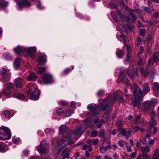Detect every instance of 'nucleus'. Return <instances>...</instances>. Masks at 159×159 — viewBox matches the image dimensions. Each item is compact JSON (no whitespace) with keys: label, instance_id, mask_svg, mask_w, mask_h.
<instances>
[{"label":"nucleus","instance_id":"1","mask_svg":"<svg viewBox=\"0 0 159 159\" xmlns=\"http://www.w3.org/2000/svg\"><path fill=\"white\" fill-rule=\"evenodd\" d=\"M27 93L28 97L31 100H36L39 98L40 93L36 85L31 83L26 87Z\"/></svg>","mask_w":159,"mask_h":159},{"label":"nucleus","instance_id":"2","mask_svg":"<svg viewBox=\"0 0 159 159\" xmlns=\"http://www.w3.org/2000/svg\"><path fill=\"white\" fill-rule=\"evenodd\" d=\"M130 87L133 89V94L135 96L134 100L133 101V104L135 107H139L140 102L143 100L142 91L135 84H134L133 87L132 86Z\"/></svg>","mask_w":159,"mask_h":159},{"label":"nucleus","instance_id":"3","mask_svg":"<svg viewBox=\"0 0 159 159\" xmlns=\"http://www.w3.org/2000/svg\"><path fill=\"white\" fill-rule=\"evenodd\" d=\"M11 133L10 129L7 127L0 128V140H8L11 137Z\"/></svg>","mask_w":159,"mask_h":159},{"label":"nucleus","instance_id":"4","mask_svg":"<svg viewBox=\"0 0 159 159\" xmlns=\"http://www.w3.org/2000/svg\"><path fill=\"white\" fill-rule=\"evenodd\" d=\"M48 144L46 141H42L38 147V150L40 154L47 152L48 151Z\"/></svg>","mask_w":159,"mask_h":159},{"label":"nucleus","instance_id":"5","mask_svg":"<svg viewBox=\"0 0 159 159\" xmlns=\"http://www.w3.org/2000/svg\"><path fill=\"white\" fill-rule=\"evenodd\" d=\"M16 2H18L17 4L18 7V10H21L24 6H30V2L26 0H15Z\"/></svg>","mask_w":159,"mask_h":159},{"label":"nucleus","instance_id":"6","mask_svg":"<svg viewBox=\"0 0 159 159\" xmlns=\"http://www.w3.org/2000/svg\"><path fill=\"white\" fill-rule=\"evenodd\" d=\"M88 108L92 113L93 116L98 115L99 112L97 111V107L95 104H90L88 105Z\"/></svg>","mask_w":159,"mask_h":159},{"label":"nucleus","instance_id":"7","mask_svg":"<svg viewBox=\"0 0 159 159\" xmlns=\"http://www.w3.org/2000/svg\"><path fill=\"white\" fill-rule=\"evenodd\" d=\"M43 82L45 84L52 83L53 80L52 76L49 74H45L43 76Z\"/></svg>","mask_w":159,"mask_h":159},{"label":"nucleus","instance_id":"8","mask_svg":"<svg viewBox=\"0 0 159 159\" xmlns=\"http://www.w3.org/2000/svg\"><path fill=\"white\" fill-rule=\"evenodd\" d=\"M66 141H62V143L61 144H58L57 145L55 148V149L58 150V152L61 151L63 148L66 146L67 144H71L74 143V142H72L71 143H70L68 141L67 143H64L65 142H66Z\"/></svg>","mask_w":159,"mask_h":159},{"label":"nucleus","instance_id":"9","mask_svg":"<svg viewBox=\"0 0 159 159\" xmlns=\"http://www.w3.org/2000/svg\"><path fill=\"white\" fill-rule=\"evenodd\" d=\"M25 52L29 55H31L35 54L36 52V48L35 47L28 48L25 47Z\"/></svg>","mask_w":159,"mask_h":159},{"label":"nucleus","instance_id":"10","mask_svg":"<svg viewBox=\"0 0 159 159\" xmlns=\"http://www.w3.org/2000/svg\"><path fill=\"white\" fill-rule=\"evenodd\" d=\"M23 82V79L19 77L17 78L14 81V85L16 87L20 88L22 86Z\"/></svg>","mask_w":159,"mask_h":159},{"label":"nucleus","instance_id":"11","mask_svg":"<svg viewBox=\"0 0 159 159\" xmlns=\"http://www.w3.org/2000/svg\"><path fill=\"white\" fill-rule=\"evenodd\" d=\"M81 128L80 127H79L77 129L73 131L72 133V139L74 138V136H78V137L75 138V139H78L80 136L82 132L81 131Z\"/></svg>","mask_w":159,"mask_h":159},{"label":"nucleus","instance_id":"12","mask_svg":"<svg viewBox=\"0 0 159 159\" xmlns=\"http://www.w3.org/2000/svg\"><path fill=\"white\" fill-rule=\"evenodd\" d=\"M37 61L39 63H44L47 61L46 56L43 53H40L37 59Z\"/></svg>","mask_w":159,"mask_h":159},{"label":"nucleus","instance_id":"13","mask_svg":"<svg viewBox=\"0 0 159 159\" xmlns=\"http://www.w3.org/2000/svg\"><path fill=\"white\" fill-rule=\"evenodd\" d=\"M25 47L18 46L14 48V51L17 54L25 52Z\"/></svg>","mask_w":159,"mask_h":159},{"label":"nucleus","instance_id":"14","mask_svg":"<svg viewBox=\"0 0 159 159\" xmlns=\"http://www.w3.org/2000/svg\"><path fill=\"white\" fill-rule=\"evenodd\" d=\"M127 74L129 78L131 79L132 78L137 75L136 68H134L132 71L128 70L127 72Z\"/></svg>","mask_w":159,"mask_h":159},{"label":"nucleus","instance_id":"15","mask_svg":"<svg viewBox=\"0 0 159 159\" xmlns=\"http://www.w3.org/2000/svg\"><path fill=\"white\" fill-rule=\"evenodd\" d=\"M37 78L36 74L34 72L30 73L27 77V80L29 81H35Z\"/></svg>","mask_w":159,"mask_h":159},{"label":"nucleus","instance_id":"16","mask_svg":"<svg viewBox=\"0 0 159 159\" xmlns=\"http://www.w3.org/2000/svg\"><path fill=\"white\" fill-rule=\"evenodd\" d=\"M8 150V147L0 143V152H4Z\"/></svg>","mask_w":159,"mask_h":159},{"label":"nucleus","instance_id":"17","mask_svg":"<svg viewBox=\"0 0 159 159\" xmlns=\"http://www.w3.org/2000/svg\"><path fill=\"white\" fill-rule=\"evenodd\" d=\"M143 89L145 94H147L150 91V89L148 83H146L144 84Z\"/></svg>","mask_w":159,"mask_h":159},{"label":"nucleus","instance_id":"18","mask_svg":"<svg viewBox=\"0 0 159 159\" xmlns=\"http://www.w3.org/2000/svg\"><path fill=\"white\" fill-rule=\"evenodd\" d=\"M20 59H16L14 62V66L15 69H17L19 68L20 63Z\"/></svg>","mask_w":159,"mask_h":159},{"label":"nucleus","instance_id":"19","mask_svg":"<svg viewBox=\"0 0 159 159\" xmlns=\"http://www.w3.org/2000/svg\"><path fill=\"white\" fill-rule=\"evenodd\" d=\"M46 68L45 67H39L37 69V72L39 75H42L45 73Z\"/></svg>","mask_w":159,"mask_h":159},{"label":"nucleus","instance_id":"20","mask_svg":"<svg viewBox=\"0 0 159 159\" xmlns=\"http://www.w3.org/2000/svg\"><path fill=\"white\" fill-rule=\"evenodd\" d=\"M152 59L155 62L159 61V53L158 52H156L153 55Z\"/></svg>","mask_w":159,"mask_h":159},{"label":"nucleus","instance_id":"21","mask_svg":"<svg viewBox=\"0 0 159 159\" xmlns=\"http://www.w3.org/2000/svg\"><path fill=\"white\" fill-rule=\"evenodd\" d=\"M151 102L149 101L146 102L144 106V109L146 111L148 110L151 107Z\"/></svg>","mask_w":159,"mask_h":159},{"label":"nucleus","instance_id":"22","mask_svg":"<svg viewBox=\"0 0 159 159\" xmlns=\"http://www.w3.org/2000/svg\"><path fill=\"white\" fill-rule=\"evenodd\" d=\"M152 86L153 90L159 91V84L154 83L152 84Z\"/></svg>","mask_w":159,"mask_h":159},{"label":"nucleus","instance_id":"23","mask_svg":"<svg viewBox=\"0 0 159 159\" xmlns=\"http://www.w3.org/2000/svg\"><path fill=\"white\" fill-rule=\"evenodd\" d=\"M141 150L142 152V154L147 153L149 152L150 151L149 147L147 146L145 147H141Z\"/></svg>","mask_w":159,"mask_h":159},{"label":"nucleus","instance_id":"24","mask_svg":"<svg viewBox=\"0 0 159 159\" xmlns=\"http://www.w3.org/2000/svg\"><path fill=\"white\" fill-rule=\"evenodd\" d=\"M159 159V150L157 149L153 154V157L152 159Z\"/></svg>","mask_w":159,"mask_h":159},{"label":"nucleus","instance_id":"25","mask_svg":"<svg viewBox=\"0 0 159 159\" xmlns=\"http://www.w3.org/2000/svg\"><path fill=\"white\" fill-rule=\"evenodd\" d=\"M67 130V127L65 125H62L59 128V131L61 133L65 132Z\"/></svg>","mask_w":159,"mask_h":159},{"label":"nucleus","instance_id":"26","mask_svg":"<svg viewBox=\"0 0 159 159\" xmlns=\"http://www.w3.org/2000/svg\"><path fill=\"white\" fill-rule=\"evenodd\" d=\"M74 113V111L73 110L68 109L65 112V114L66 116L69 117L70 116L71 114Z\"/></svg>","mask_w":159,"mask_h":159},{"label":"nucleus","instance_id":"27","mask_svg":"<svg viewBox=\"0 0 159 159\" xmlns=\"http://www.w3.org/2000/svg\"><path fill=\"white\" fill-rule=\"evenodd\" d=\"M62 155L63 157V159H65L66 158H69L70 157L69 154L68 152L65 151H63Z\"/></svg>","mask_w":159,"mask_h":159},{"label":"nucleus","instance_id":"28","mask_svg":"<svg viewBox=\"0 0 159 159\" xmlns=\"http://www.w3.org/2000/svg\"><path fill=\"white\" fill-rule=\"evenodd\" d=\"M119 130L120 131V133L121 134L126 136L127 137V130L125 129L121 128L119 129Z\"/></svg>","mask_w":159,"mask_h":159},{"label":"nucleus","instance_id":"29","mask_svg":"<svg viewBox=\"0 0 159 159\" xmlns=\"http://www.w3.org/2000/svg\"><path fill=\"white\" fill-rule=\"evenodd\" d=\"M2 93L5 96H8L11 94V92L9 89H5L2 90Z\"/></svg>","mask_w":159,"mask_h":159},{"label":"nucleus","instance_id":"30","mask_svg":"<svg viewBox=\"0 0 159 159\" xmlns=\"http://www.w3.org/2000/svg\"><path fill=\"white\" fill-rule=\"evenodd\" d=\"M123 54L122 51L120 50H117L116 52L117 57L119 58H122Z\"/></svg>","mask_w":159,"mask_h":159},{"label":"nucleus","instance_id":"31","mask_svg":"<svg viewBox=\"0 0 159 159\" xmlns=\"http://www.w3.org/2000/svg\"><path fill=\"white\" fill-rule=\"evenodd\" d=\"M129 15L130 16V17L132 18V22H134L137 19V16L134 15L133 13L131 12L129 14Z\"/></svg>","mask_w":159,"mask_h":159},{"label":"nucleus","instance_id":"32","mask_svg":"<svg viewBox=\"0 0 159 159\" xmlns=\"http://www.w3.org/2000/svg\"><path fill=\"white\" fill-rule=\"evenodd\" d=\"M121 79L122 83L127 84H128V80L127 77L125 76L122 77Z\"/></svg>","mask_w":159,"mask_h":159},{"label":"nucleus","instance_id":"33","mask_svg":"<svg viewBox=\"0 0 159 159\" xmlns=\"http://www.w3.org/2000/svg\"><path fill=\"white\" fill-rule=\"evenodd\" d=\"M10 78V75L9 74H5L3 77V79L5 81H8Z\"/></svg>","mask_w":159,"mask_h":159},{"label":"nucleus","instance_id":"34","mask_svg":"<svg viewBox=\"0 0 159 159\" xmlns=\"http://www.w3.org/2000/svg\"><path fill=\"white\" fill-rule=\"evenodd\" d=\"M140 71L142 73L144 76H146L148 74V71L147 70H144L143 68H140Z\"/></svg>","mask_w":159,"mask_h":159},{"label":"nucleus","instance_id":"35","mask_svg":"<svg viewBox=\"0 0 159 159\" xmlns=\"http://www.w3.org/2000/svg\"><path fill=\"white\" fill-rule=\"evenodd\" d=\"M140 117L141 116L140 115H138L136 116L135 119V123L137 124L140 122Z\"/></svg>","mask_w":159,"mask_h":159},{"label":"nucleus","instance_id":"36","mask_svg":"<svg viewBox=\"0 0 159 159\" xmlns=\"http://www.w3.org/2000/svg\"><path fill=\"white\" fill-rule=\"evenodd\" d=\"M129 58H130V55L129 54H126V58L125 59V60L124 61V63L125 64H127L129 61Z\"/></svg>","mask_w":159,"mask_h":159},{"label":"nucleus","instance_id":"37","mask_svg":"<svg viewBox=\"0 0 159 159\" xmlns=\"http://www.w3.org/2000/svg\"><path fill=\"white\" fill-rule=\"evenodd\" d=\"M110 7L113 9H116L117 8V6L115 3L110 2L109 3Z\"/></svg>","mask_w":159,"mask_h":159},{"label":"nucleus","instance_id":"38","mask_svg":"<svg viewBox=\"0 0 159 159\" xmlns=\"http://www.w3.org/2000/svg\"><path fill=\"white\" fill-rule=\"evenodd\" d=\"M4 114L5 117L6 118H8L10 116V112L8 110L4 111Z\"/></svg>","mask_w":159,"mask_h":159},{"label":"nucleus","instance_id":"39","mask_svg":"<svg viewBox=\"0 0 159 159\" xmlns=\"http://www.w3.org/2000/svg\"><path fill=\"white\" fill-rule=\"evenodd\" d=\"M127 28L131 31H133L135 29L134 26L133 25H127Z\"/></svg>","mask_w":159,"mask_h":159},{"label":"nucleus","instance_id":"40","mask_svg":"<svg viewBox=\"0 0 159 159\" xmlns=\"http://www.w3.org/2000/svg\"><path fill=\"white\" fill-rule=\"evenodd\" d=\"M13 87V84L11 83H9L6 84V88L7 89H9L12 88Z\"/></svg>","mask_w":159,"mask_h":159},{"label":"nucleus","instance_id":"41","mask_svg":"<svg viewBox=\"0 0 159 159\" xmlns=\"http://www.w3.org/2000/svg\"><path fill=\"white\" fill-rule=\"evenodd\" d=\"M141 41V38L139 37L138 36L137 38V40L135 42V43L138 46L140 44Z\"/></svg>","mask_w":159,"mask_h":159},{"label":"nucleus","instance_id":"42","mask_svg":"<svg viewBox=\"0 0 159 159\" xmlns=\"http://www.w3.org/2000/svg\"><path fill=\"white\" fill-rule=\"evenodd\" d=\"M111 15L113 17L114 19L115 20V21L117 22V18L116 15L115 14V13L113 12L112 11L111 12Z\"/></svg>","mask_w":159,"mask_h":159},{"label":"nucleus","instance_id":"43","mask_svg":"<svg viewBox=\"0 0 159 159\" xmlns=\"http://www.w3.org/2000/svg\"><path fill=\"white\" fill-rule=\"evenodd\" d=\"M104 103L105 102H103V103H100V107L103 109V111H104L107 107V105H105L104 106H103Z\"/></svg>","mask_w":159,"mask_h":159},{"label":"nucleus","instance_id":"44","mask_svg":"<svg viewBox=\"0 0 159 159\" xmlns=\"http://www.w3.org/2000/svg\"><path fill=\"white\" fill-rule=\"evenodd\" d=\"M57 113L59 115H61L63 113V110L61 108H58L57 110Z\"/></svg>","mask_w":159,"mask_h":159},{"label":"nucleus","instance_id":"45","mask_svg":"<svg viewBox=\"0 0 159 159\" xmlns=\"http://www.w3.org/2000/svg\"><path fill=\"white\" fill-rule=\"evenodd\" d=\"M124 125L123 122L121 121H119L118 123V125H117V127L118 129V130H119V129H121V127H122Z\"/></svg>","mask_w":159,"mask_h":159},{"label":"nucleus","instance_id":"46","mask_svg":"<svg viewBox=\"0 0 159 159\" xmlns=\"http://www.w3.org/2000/svg\"><path fill=\"white\" fill-rule=\"evenodd\" d=\"M124 143H125L124 141L122 140L119 141H118V144L121 147H122L124 145Z\"/></svg>","mask_w":159,"mask_h":159},{"label":"nucleus","instance_id":"47","mask_svg":"<svg viewBox=\"0 0 159 159\" xmlns=\"http://www.w3.org/2000/svg\"><path fill=\"white\" fill-rule=\"evenodd\" d=\"M98 134V132L96 131H93L91 134V137H94L97 136Z\"/></svg>","mask_w":159,"mask_h":159},{"label":"nucleus","instance_id":"48","mask_svg":"<svg viewBox=\"0 0 159 159\" xmlns=\"http://www.w3.org/2000/svg\"><path fill=\"white\" fill-rule=\"evenodd\" d=\"M104 93V92L102 90H100L97 93V95L99 97L102 96Z\"/></svg>","mask_w":159,"mask_h":159},{"label":"nucleus","instance_id":"49","mask_svg":"<svg viewBox=\"0 0 159 159\" xmlns=\"http://www.w3.org/2000/svg\"><path fill=\"white\" fill-rule=\"evenodd\" d=\"M144 51V49L143 47V46H140L138 55H139V54H143V53Z\"/></svg>","mask_w":159,"mask_h":159},{"label":"nucleus","instance_id":"50","mask_svg":"<svg viewBox=\"0 0 159 159\" xmlns=\"http://www.w3.org/2000/svg\"><path fill=\"white\" fill-rule=\"evenodd\" d=\"M20 139L19 138H17L13 139V142L15 144H17L20 142Z\"/></svg>","mask_w":159,"mask_h":159},{"label":"nucleus","instance_id":"51","mask_svg":"<svg viewBox=\"0 0 159 159\" xmlns=\"http://www.w3.org/2000/svg\"><path fill=\"white\" fill-rule=\"evenodd\" d=\"M117 13L120 16V18L121 19H123L124 18V16L122 14V12L120 11H117Z\"/></svg>","mask_w":159,"mask_h":159},{"label":"nucleus","instance_id":"52","mask_svg":"<svg viewBox=\"0 0 159 159\" xmlns=\"http://www.w3.org/2000/svg\"><path fill=\"white\" fill-rule=\"evenodd\" d=\"M145 31L144 29H140L139 31V34L143 36L145 35Z\"/></svg>","mask_w":159,"mask_h":159},{"label":"nucleus","instance_id":"53","mask_svg":"<svg viewBox=\"0 0 159 159\" xmlns=\"http://www.w3.org/2000/svg\"><path fill=\"white\" fill-rule=\"evenodd\" d=\"M105 131L103 129H101L100 132V136L101 137L104 138V136Z\"/></svg>","mask_w":159,"mask_h":159},{"label":"nucleus","instance_id":"54","mask_svg":"<svg viewBox=\"0 0 159 159\" xmlns=\"http://www.w3.org/2000/svg\"><path fill=\"white\" fill-rule=\"evenodd\" d=\"M18 98H20L22 99H24L25 98V97L23 94H19L18 95Z\"/></svg>","mask_w":159,"mask_h":159},{"label":"nucleus","instance_id":"55","mask_svg":"<svg viewBox=\"0 0 159 159\" xmlns=\"http://www.w3.org/2000/svg\"><path fill=\"white\" fill-rule=\"evenodd\" d=\"M120 37L122 38L124 41V43H127V41H128V39L125 36L121 35H120Z\"/></svg>","mask_w":159,"mask_h":159},{"label":"nucleus","instance_id":"56","mask_svg":"<svg viewBox=\"0 0 159 159\" xmlns=\"http://www.w3.org/2000/svg\"><path fill=\"white\" fill-rule=\"evenodd\" d=\"M98 139H91V142L94 145H96L97 144Z\"/></svg>","mask_w":159,"mask_h":159},{"label":"nucleus","instance_id":"57","mask_svg":"<svg viewBox=\"0 0 159 159\" xmlns=\"http://www.w3.org/2000/svg\"><path fill=\"white\" fill-rule=\"evenodd\" d=\"M153 11H154V9L152 7H151L149 8L146 11H147L148 13H150Z\"/></svg>","mask_w":159,"mask_h":159},{"label":"nucleus","instance_id":"58","mask_svg":"<svg viewBox=\"0 0 159 159\" xmlns=\"http://www.w3.org/2000/svg\"><path fill=\"white\" fill-rule=\"evenodd\" d=\"M8 3L7 2H0V6L2 7H5L7 6Z\"/></svg>","mask_w":159,"mask_h":159},{"label":"nucleus","instance_id":"59","mask_svg":"<svg viewBox=\"0 0 159 159\" xmlns=\"http://www.w3.org/2000/svg\"><path fill=\"white\" fill-rule=\"evenodd\" d=\"M71 71V69L70 68H67L65 69L63 71V73L66 74H68Z\"/></svg>","mask_w":159,"mask_h":159},{"label":"nucleus","instance_id":"60","mask_svg":"<svg viewBox=\"0 0 159 159\" xmlns=\"http://www.w3.org/2000/svg\"><path fill=\"white\" fill-rule=\"evenodd\" d=\"M142 155L144 157V159H150V157L147 155V153L142 154Z\"/></svg>","mask_w":159,"mask_h":159},{"label":"nucleus","instance_id":"61","mask_svg":"<svg viewBox=\"0 0 159 159\" xmlns=\"http://www.w3.org/2000/svg\"><path fill=\"white\" fill-rule=\"evenodd\" d=\"M157 125V123L156 121L153 120L152 121V122L150 124V126L151 127H153L154 126H155Z\"/></svg>","mask_w":159,"mask_h":159},{"label":"nucleus","instance_id":"62","mask_svg":"<svg viewBox=\"0 0 159 159\" xmlns=\"http://www.w3.org/2000/svg\"><path fill=\"white\" fill-rule=\"evenodd\" d=\"M131 131V129H129L128 131V132H127V137H126V139H127L128 138L130 137Z\"/></svg>","mask_w":159,"mask_h":159},{"label":"nucleus","instance_id":"63","mask_svg":"<svg viewBox=\"0 0 159 159\" xmlns=\"http://www.w3.org/2000/svg\"><path fill=\"white\" fill-rule=\"evenodd\" d=\"M128 92V90L127 88L125 89L124 90V95L126 97L127 99L129 98L128 97V94H127Z\"/></svg>","mask_w":159,"mask_h":159},{"label":"nucleus","instance_id":"64","mask_svg":"<svg viewBox=\"0 0 159 159\" xmlns=\"http://www.w3.org/2000/svg\"><path fill=\"white\" fill-rule=\"evenodd\" d=\"M71 106L72 108H75L76 106V103L75 101L72 102L71 103Z\"/></svg>","mask_w":159,"mask_h":159}]
</instances>
